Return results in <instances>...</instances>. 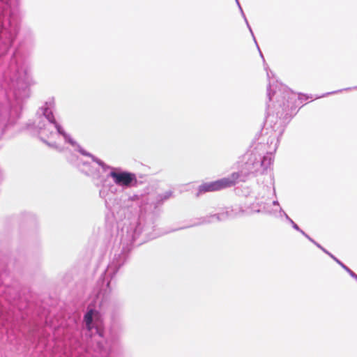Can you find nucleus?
<instances>
[{
	"mask_svg": "<svg viewBox=\"0 0 357 357\" xmlns=\"http://www.w3.org/2000/svg\"><path fill=\"white\" fill-rule=\"evenodd\" d=\"M109 176L113 178L114 182L119 185L130 186L133 181H137L135 174L130 172H111Z\"/></svg>",
	"mask_w": 357,
	"mask_h": 357,
	"instance_id": "1",
	"label": "nucleus"
},
{
	"mask_svg": "<svg viewBox=\"0 0 357 357\" xmlns=\"http://www.w3.org/2000/svg\"><path fill=\"white\" fill-rule=\"evenodd\" d=\"M239 178L240 174L238 172H234L227 178H222L218 180L217 183L218 190L235 185Z\"/></svg>",
	"mask_w": 357,
	"mask_h": 357,
	"instance_id": "2",
	"label": "nucleus"
},
{
	"mask_svg": "<svg viewBox=\"0 0 357 357\" xmlns=\"http://www.w3.org/2000/svg\"><path fill=\"white\" fill-rule=\"evenodd\" d=\"M98 312L93 310H89L86 314L84 315V320L86 323V328L88 330H91L92 326L91 324L93 321V317L94 314H97Z\"/></svg>",
	"mask_w": 357,
	"mask_h": 357,
	"instance_id": "3",
	"label": "nucleus"
},
{
	"mask_svg": "<svg viewBox=\"0 0 357 357\" xmlns=\"http://www.w3.org/2000/svg\"><path fill=\"white\" fill-rule=\"evenodd\" d=\"M218 190L217 181L211 183H206L202 185V191L213 192Z\"/></svg>",
	"mask_w": 357,
	"mask_h": 357,
	"instance_id": "4",
	"label": "nucleus"
}]
</instances>
